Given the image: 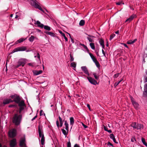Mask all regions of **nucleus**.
<instances>
[{"label":"nucleus","instance_id":"obj_1","mask_svg":"<svg viewBox=\"0 0 147 147\" xmlns=\"http://www.w3.org/2000/svg\"><path fill=\"white\" fill-rule=\"evenodd\" d=\"M10 98V102H14L18 104L19 107V113L20 114L26 106L24 100L22 99L19 96L16 94L11 95Z\"/></svg>","mask_w":147,"mask_h":147},{"label":"nucleus","instance_id":"obj_2","mask_svg":"<svg viewBox=\"0 0 147 147\" xmlns=\"http://www.w3.org/2000/svg\"><path fill=\"white\" fill-rule=\"evenodd\" d=\"M22 120V115H18L17 114H15L12 118V121L16 126L20 125Z\"/></svg>","mask_w":147,"mask_h":147},{"label":"nucleus","instance_id":"obj_3","mask_svg":"<svg viewBox=\"0 0 147 147\" xmlns=\"http://www.w3.org/2000/svg\"><path fill=\"white\" fill-rule=\"evenodd\" d=\"M38 131L39 136L41 138V144L43 145L45 141V139L42 129V126L39 125L38 126Z\"/></svg>","mask_w":147,"mask_h":147},{"label":"nucleus","instance_id":"obj_4","mask_svg":"<svg viewBox=\"0 0 147 147\" xmlns=\"http://www.w3.org/2000/svg\"><path fill=\"white\" fill-rule=\"evenodd\" d=\"M31 5L35 8H38L40 10L42 11L43 12L44 11L42 10L40 6L38 4V2L36 0H31L30 1Z\"/></svg>","mask_w":147,"mask_h":147},{"label":"nucleus","instance_id":"obj_5","mask_svg":"<svg viewBox=\"0 0 147 147\" xmlns=\"http://www.w3.org/2000/svg\"><path fill=\"white\" fill-rule=\"evenodd\" d=\"M17 130L16 129L13 128L10 130V137L14 138L17 135Z\"/></svg>","mask_w":147,"mask_h":147},{"label":"nucleus","instance_id":"obj_6","mask_svg":"<svg viewBox=\"0 0 147 147\" xmlns=\"http://www.w3.org/2000/svg\"><path fill=\"white\" fill-rule=\"evenodd\" d=\"M26 61V59H21L19 60L18 62V65H17V67H18L21 65L23 67L25 65Z\"/></svg>","mask_w":147,"mask_h":147},{"label":"nucleus","instance_id":"obj_7","mask_svg":"<svg viewBox=\"0 0 147 147\" xmlns=\"http://www.w3.org/2000/svg\"><path fill=\"white\" fill-rule=\"evenodd\" d=\"M130 98L132 103L134 107L136 109H138V108L139 106L138 104L135 101L132 96H130Z\"/></svg>","mask_w":147,"mask_h":147},{"label":"nucleus","instance_id":"obj_8","mask_svg":"<svg viewBox=\"0 0 147 147\" xmlns=\"http://www.w3.org/2000/svg\"><path fill=\"white\" fill-rule=\"evenodd\" d=\"M26 49V48L24 47H18L13 50V52L14 53L18 51H25Z\"/></svg>","mask_w":147,"mask_h":147},{"label":"nucleus","instance_id":"obj_9","mask_svg":"<svg viewBox=\"0 0 147 147\" xmlns=\"http://www.w3.org/2000/svg\"><path fill=\"white\" fill-rule=\"evenodd\" d=\"M87 79L92 84L96 85L97 84H98L97 82L94 79L90 77H87Z\"/></svg>","mask_w":147,"mask_h":147},{"label":"nucleus","instance_id":"obj_10","mask_svg":"<svg viewBox=\"0 0 147 147\" xmlns=\"http://www.w3.org/2000/svg\"><path fill=\"white\" fill-rule=\"evenodd\" d=\"M16 144V140L15 138H14L10 141V146L11 147H14Z\"/></svg>","mask_w":147,"mask_h":147},{"label":"nucleus","instance_id":"obj_11","mask_svg":"<svg viewBox=\"0 0 147 147\" xmlns=\"http://www.w3.org/2000/svg\"><path fill=\"white\" fill-rule=\"evenodd\" d=\"M25 138H22L20 141V145L22 147L26 146L25 143Z\"/></svg>","mask_w":147,"mask_h":147},{"label":"nucleus","instance_id":"obj_12","mask_svg":"<svg viewBox=\"0 0 147 147\" xmlns=\"http://www.w3.org/2000/svg\"><path fill=\"white\" fill-rule=\"evenodd\" d=\"M136 15L135 14H133L128 19H127L125 22H127L128 23H129L131 21H132L134 18L136 17Z\"/></svg>","mask_w":147,"mask_h":147},{"label":"nucleus","instance_id":"obj_13","mask_svg":"<svg viewBox=\"0 0 147 147\" xmlns=\"http://www.w3.org/2000/svg\"><path fill=\"white\" fill-rule=\"evenodd\" d=\"M81 68L86 74L88 76L89 75L88 69L86 66H82L81 67Z\"/></svg>","mask_w":147,"mask_h":147},{"label":"nucleus","instance_id":"obj_14","mask_svg":"<svg viewBox=\"0 0 147 147\" xmlns=\"http://www.w3.org/2000/svg\"><path fill=\"white\" fill-rule=\"evenodd\" d=\"M143 95L147 96V83L145 84L144 85Z\"/></svg>","mask_w":147,"mask_h":147},{"label":"nucleus","instance_id":"obj_15","mask_svg":"<svg viewBox=\"0 0 147 147\" xmlns=\"http://www.w3.org/2000/svg\"><path fill=\"white\" fill-rule=\"evenodd\" d=\"M34 75L37 76L41 74L42 72V70H34L32 71Z\"/></svg>","mask_w":147,"mask_h":147},{"label":"nucleus","instance_id":"obj_16","mask_svg":"<svg viewBox=\"0 0 147 147\" xmlns=\"http://www.w3.org/2000/svg\"><path fill=\"white\" fill-rule=\"evenodd\" d=\"M34 24L37 25L38 27H40L41 28H43L44 25L42 24H41L40 22L39 21H37L35 22Z\"/></svg>","mask_w":147,"mask_h":147},{"label":"nucleus","instance_id":"obj_17","mask_svg":"<svg viewBox=\"0 0 147 147\" xmlns=\"http://www.w3.org/2000/svg\"><path fill=\"white\" fill-rule=\"evenodd\" d=\"M144 128L143 125L141 124H137L136 129H142Z\"/></svg>","mask_w":147,"mask_h":147},{"label":"nucleus","instance_id":"obj_18","mask_svg":"<svg viewBox=\"0 0 147 147\" xmlns=\"http://www.w3.org/2000/svg\"><path fill=\"white\" fill-rule=\"evenodd\" d=\"M89 54L91 57V59L94 62H96V61H97L96 58L91 53H89Z\"/></svg>","mask_w":147,"mask_h":147},{"label":"nucleus","instance_id":"obj_19","mask_svg":"<svg viewBox=\"0 0 147 147\" xmlns=\"http://www.w3.org/2000/svg\"><path fill=\"white\" fill-rule=\"evenodd\" d=\"M46 34L50 35L51 36L54 37L55 36V34L53 32H51L47 31L45 32Z\"/></svg>","mask_w":147,"mask_h":147},{"label":"nucleus","instance_id":"obj_20","mask_svg":"<svg viewBox=\"0 0 147 147\" xmlns=\"http://www.w3.org/2000/svg\"><path fill=\"white\" fill-rule=\"evenodd\" d=\"M110 137L111 139H112L113 140V142L115 143H117L116 142V140L115 138V136L113 134H111L110 135Z\"/></svg>","mask_w":147,"mask_h":147},{"label":"nucleus","instance_id":"obj_21","mask_svg":"<svg viewBox=\"0 0 147 147\" xmlns=\"http://www.w3.org/2000/svg\"><path fill=\"white\" fill-rule=\"evenodd\" d=\"M9 103V99L6 98L4 99L3 102V104L4 105H5Z\"/></svg>","mask_w":147,"mask_h":147},{"label":"nucleus","instance_id":"obj_22","mask_svg":"<svg viewBox=\"0 0 147 147\" xmlns=\"http://www.w3.org/2000/svg\"><path fill=\"white\" fill-rule=\"evenodd\" d=\"M99 42L100 45L102 46L103 48H104V41L102 39H100Z\"/></svg>","mask_w":147,"mask_h":147},{"label":"nucleus","instance_id":"obj_23","mask_svg":"<svg viewBox=\"0 0 147 147\" xmlns=\"http://www.w3.org/2000/svg\"><path fill=\"white\" fill-rule=\"evenodd\" d=\"M131 126L134 128L136 129V127H137V124H136V122H132L131 124Z\"/></svg>","mask_w":147,"mask_h":147},{"label":"nucleus","instance_id":"obj_24","mask_svg":"<svg viewBox=\"0 0 147 147\" xmlns=\"http://www.w3.org/2000/svg\"><path fill=\"white\" fill-rule=\"evenodd\" d=\"M64 125L65 127V129L67 131H68V129H69L68 124L67 121H65Z\"/></svg>","mask_w":147,"mask_h":147},{"label":"nucleus","instance_id":"obj_25","mask_svg":"<svg viewBox=\"0 0 147 147\" xmlns=\"http://www.w3.org/2000/svg\"><path fill=\"white\" fill-rule=\"evenodd\" d=\"M93 75L94 76L95 78L97 80H98L99 78V75L95 73H93Z\"/></svg>","mask_w":147,"mask_h":147},{"label":"nucleus","instance_id":"obj_26","mask_svg":"<svg viewBox=\"0 0 147 147\" xmlns=\"http://www.w3.org/2000/svg\"><path fill=\"white\" fill-rule=\"evenodd\" d=\"M137 40L136 39H135L133 40H130L127 42V43L128 44H131L135 42Z\"/></svg>","mask_w":147,"mask_h":147},{"label":"nucleus","instance_id":"obj_27","mask_svg":"<svg viewBox=\"0 0 147 147\" xmlns=\"http://www.w3.org/2000/svg\"><path fill=\"white\" fill-rule=\"evenodd\" d=\"M85 21L83 20H81L80 22L79 25L81 26H83L85 24Z\"/></svg>","mask_w":147,"mask_h":147},{"label":"nucleus","instance_id":"obj_28","mask_svg":"<svg viewBox=\"0 0 147 147\" xmlns=\"http://www.w3.org/2000/svg\"><path fill=\"white\" fill-rule=\"evenodd\" d=\"M70 124L71 125H73L74 123V120L73 117H71L70 118Z\"/></svg>","mask_w":147,"mask_h":147},{"label":"nucleus","instance_id":"obj_29","mask_svg":"<svg viewBox=\"0 0 147 147\" xmlns=\"http://www.w3.org/2000/svg\"><path fill=\"white\" fill-rule=\"evenodd\" d=\"M35 38V37L34 36H31L29 38V40L30 42H32L34 41Z\"/></svg>","mask_w":147,"mask_h":147},{"label":"nucleus","instance_id":"obj_30","mask_svg":"<svg viewBox=\"0 0 147 147\" xmlns=\"http://www.w3.org/2000/svg\"><path fill=\"white\" fill-rule=\"evenodd\" d=\"M61 131L63 133L65 136H66L67 135L68 131H66L65 130H64L63 129H62Z\"/></svg>","mask_w":147,"mask_h":147},{"label":"nucleus","instance_id":"obj_31","mask_svg":"<svg viewBox=\"0 0 147 147\" xmlns=\"http://www.w3.org/2000/svg\"><path fill=\"white\" fill-rule=\"evenodd\" d=\"M141 140L143 144L147 147V143L146 142L145 139L144 138H142L141 139Z\"/></svg>","mask_w":147,"mask_h":147},{"label":"nucleus","instance_id":"obj_32","mask_svg":"<svg viewBox=\"0 0 147 147\" xmlns=\"http://www.w3.org/2000/svg\"><path fill=\"white\" fill-rule=\"evenodd\" d=\"M90 46L92 49H95L94 44L92 43H90Z\"/></svg>","mask_w":147,"mask_h":147},{"label":"nucleus","instance_id":"obj_33","mask_svg":"<svg viewBox=\"0 0 147 147\" xmlns=\"http://www.w3.org/2000/svg\"><path fill=\"white\" fill-rule=\"evenodd\" d=\"M71 66L74 68H76V63L74 62H73L71 64Z\"/></svg>","mask_w":147,"mask_h":147},{"label":"nucleus","instance_id":"obj_34","mask_svg":"<svg viewBox=\"0 0 147 147\" xmlns=\"http://www.w3.org/2000/svg\"><path fill=\"white\" fill-rule=\"evenodd\" d=\"M43 27L45 29L48 30H51V28L47 26H44Z\"/></svg>","mask_w":147,"mask_h":147},{"label":"nucleus","instance_id":"obj_35","mask_svg":"<svg viewBox=\"0 0 147 147\" xmlns=\"http://www.w3.org/2000/svg\"><path fill=\"white\" fill-rule=\"evenodd\" d=\"M95 63V64L96 66L98 67V68H99L100 67V65L99 63L98 62V61H96V62H94Z\"/></svg>","mask_w":147,"mask_h":147},{"label":"nucleus","instance_id":"obj_36","mask_svg":"<svg viewBox=\"0 0 147 147\" xmlns=\"http://www.w3.org/2000/svg\"><path fill=\"white\" fill-rule=\"evenodd\" d=\"M122 80H120L119 81H118L116 83H115L114 84V86L115 87L117 86L118 84Z\"/></svg>","mask_w":147,"mask_h":147},{"label":"nucleus","instance_id":"obj_37","mask_svg":"<svg viewBox=\"0 0 147 147\" xmlns=\"http://www.w3.org/2000/svg\"><path fill=\"white\" fill-rule=\"evenodd\" d=\"M36 57H37L38 59L40 60V55L39 54V53H37L36 55H35L34 56V57L36 58Z\"/></svg>","mask_w":147,"mask_h":147},{"label":"nucleus","instance_id":"obj_38","mask_svg":"<svg viewBox=\"0 0 147 147\" xmlns=\"http://www.w3.org/2000/svg\"><path fill=\"white\" fill-rule=\"evenodd\" d=\"M25 40V39H24L23 38H21L19 40H18L17 41L19 43H21V42H23Z\"/></svg>","mask_w":147,"mask_h":147},{"label":"nucleus","instance_id":"obj_39","mask_svg":"<svg viewBox=\"0 0 147 147\" xmlns=\"http://www.w3.org/2000/svg\"><path fill=\"white\" fill-rule=\"evenodd\" d=\"M115 36V34H112L110 36V40H111Z\"/></svg>","mask_w":147,"mask_h":147},{"label":"nucleus","instance_id":"obj_40","mask_svg":"<svg viewBox=\"0 0 147 147\" xmlns=\"http://www.w3.org/2000/svg\"><path fill=\"white\" fill-rule=\"evenodd\" d=\"M70 61H73L74 60V58L72 56L71 54L70 55Z\"/></svg>","mask_w":147,"mask_h":147},{"label":"nucleus","instance_id":"obj_41","mask_svg":"<svg viewBox=\"0 0 147 147\" xmlns=\"http://www.w3.org/2000/svg\"><path fill=\"white\" fill-rule=\"evenodd\" d=\"M124 4V3H123V2H122L121 1L117 2L116 3V4L118 5H121V4Z\"/></svg>","mask_w":147,"mask_h":147},{"label":"nucleus","instance_id":"obj_42","mask_svg":"<svg viewBox=\"0 0 147 147\" xmlns=\"http://www.w3.org/2000/svg\"><path fill=\"white\" fill-rule=\"evenodd\" d=\"M87 38L90 42H94V41L93 40V39H92L91 38L88 37Z\"/></svg>","mask_w":147,"mask_h":147},{"label":"nucleus","instance_id":"obj_43","mask_svg":"<svg viewBox=\"0 0 147 147\" xmlns=\"http://www.w3.org/2000/svg\"><path fill=\"white\" fill-rule=\"evenodd\" d=\"M119 75V73H117L115 74L114 76V77L115 78H117Z\"/></svg>","mask_w":147,"mask_h":147},{"label":"nucleus","instance_id":"obj_44","mask_svg":"<svg viewBox=\"0 0 147 147\" xmlns=\"http://www.w3.org/2000/svg\"><path fill=\"white\" fill-rule=\"evenodd\" d=\"M62 36H63L64 39H65V41H67V40H67V38L65 36V34H63V35Z\"/></svg>","mask_w":147,"mask_h":147},{"label":"nucleus","instance_id":"obj_45","mask_svg":"<svg viewBox=\"0 0 147 147\" xmlns=\"http://www.w3.org/2000/svg\"><path fill=\"white\" fill-rule=\"evenodd\" d=\"M136 140L135 138L134 137H132L131 139V141L133 142H134Z\"/></svg>","mask_w":147,"mask_h":147},{"label":"nucleus","instance_id":"obj_46","mask_svg":"<svg viewBox=\"0 0 147 147\" xmlns=\"http://www.w3.org/2000/svg\"><path fill=\"white\" fill-rule=\"evenodd\" d=\"M67 147H71V143L70 142H69L67 144Z\"/></svg>","mask_w":147,"mask_h":147},{"label":"nucleus","instance_id":"obj_47","mask_svg":"<svg viewBox=\"0 0 147 147\" xmlns=\"http://www.w3.org/2000/svg\"><path fill=\"white\" fill-rule=\"evenodd\" d=\"M17 106V105H10V107H16Z\"/></svg>","mask_w":147,"mask_h":147},{"label":"nucleus","instance_id":"obj_48","mask_svg":"<svg viewBox=\"0 0 147 147\" xmlns=\"http://www.w3.org/2000/svg\"><path fill=\"white\" fill-rule=\"evenodd\" d=\"M56 124L57 125L58 127H59V122L58 120H57L56 121Z\"/></svg>","mask_w":147,"mask_h":147},{"label":"nucleus","instance_id":"obj_49","mask_svg":"<svg viewBox=\"0 0 147 147\" xmlns=\"http://www.w3.org/2000/svg\"><path fill=\"white\" fill-rule=\"evenodd\" d=\"M82 125L85 128H87V127H88L87 125H85L83 123H82Z\"/></svg>","mask_w":147,"mask_h":147},{"label":"nucleus","instance_id":"obj_50","mask_svg":"<svg viewBox=\"0 0 147 147\" xmlns=\"http://www.w3.org/2000/svg\"><path fill=\"white\" fill-rule=\"evenodd\" d=\"M103 127H104V130L106 131H107V130H108V129L105 126H103Z\"/></svg>","mask_w":147,"mask_h":147},{"label":"nucleus","instance_id":"obj_51","mask_svg":"<svg viewBox=\"0 0 147 147\" xmlns=\"http://www.w3.org/2000/svg\"><path fill=\"white\" fill-rule=\"evenodd\" d=\"M59 119L60 121V122H63L62 119V118L59 116Z\"/></svg>","mask_w":147,"mask_h":147},{"label":"nucleus","instance_id":"obj_52","mask_svg":"<svg viewBox=\"0 0 147 147\" xmlns=\"http://www.w3.org/2000/svg\"><path fill=\"white\" fill-rule=\"evenodd\" d=\"M87 107L89 109V110L90 111H91V109H90V105L88 104L87 105Z\"/></svg>","mask_w":147,"mask_h":147},{"label":"nucleus","instance_id":"obj_53","mask_svg":"<svg viewBox=\"0 0 147 147\" xmlns=\"http://www.w3.org/2000/svg\"><path fill=\"white\" fill-rule=\"evenodd\" d=\"M102 53L103 54L104 56L105 57H106L105 54V52L103 49L102 50Z\"/></svg>","mask_w":147,"mask_h":147},{"label":"nucleus","instance_id":"obj_54","mask_svg":"<svg viewBox=\"0 0 147 147\" xmlns=\"http://www.w3.org/2000/svg\"><path fill=\"white\" fill-rule=\"evenodd\" d=\"M144 82H147V77H145L144 80Z\"/></svg>","mask_w":147,"mask_h":147},{"label":"nucleus","instance_id":"obj_55","mask_svg":"<svg viewBox=\"0 0 147 147\" xmlns=\"http://www.w3.org/2000/svg\"><path fill=\"white\" fill-rule=\"evenodd\" d=\"M9 62V58L8 57H7V62H6V65H7V63L8 62Z\"/></svg>","mask_w":147,"mask_h":147},{"label":"nucleus","instance_id":"obj_56","mask_svg":"<svg viewBox=\"0 0 147 147\" xmlns=\"http://www.w3.org/2000/svg\"><path fill=\"white\" fill-rule=\"evenodd\" d=\"M28 65L30 66H33V63H30L28 64Z\"/></svg>","mask_w":147,"mask_h":147},{"label":"nucleus","instance_id":"obj_57","mask_svg":"<svg viewBox=\"0 0 147 147\" xmlns=\"http://www.w3.org/2000/svg\"><path fill=\"white\" fill-rule=\"evenodd\" d=\"M0 147H7V146L5 145H4L3 146H2L1 144L0 143Z\"/></svg>","mask_w":147,"mask_h":147},{"label":"nucleus","instance_id":"obj_58","mask_svg":"<svg viewBox=\"0 0 147 147\" xmlns=\"http://www.w3.org/2000/svg\"><path fill=\"white\" fill-rule=\"evenodd\" d=\"M37 117V115L35 116L32 119V121H33Z\"/></svg>","mask_w":147,"mask_h":147},{"label":"nucleus","instance_id":"obj_59","mask_svg":"<svg viewBox=\"0 0 147 147\" xmlns=\"http://www.w3.org/2000/svg\"><path fill=\"white\" fill-rule=\"evenodd\" d=\"M74 147H80L79 145L77 144H76L75 145Z\"/></svg>","mask_w":147,"mask_h":147},{"label":"nucleus","instance_id":"obj_60","mask_svg":"<svg viewBox=\"0 0 147 147\" xmlns=\"http://www.w3.org/2000/svg\"><path fill=\"white\" fill-rule=\"evenodd\" d=\"M60 127H61L63 125V122H60Z\"/></svg>","mask_w":147,"mask_h":147},{"label":"nucleus","instance_id":"obj_61","mask_svg":"<svg viewBox=\"0 0 147 147\" xmlns=\"http://www.w3.org/2000/svg\"><path fill=\"white\" fill-rule=\"evenodd\" d=\"M109 133H111L112 132V131L111 129L108 130H107V131Z\"/></svg>","mask_w":147,"mask_h":147},{"label":"nucleus","instance_id":"obj_62","mask_svg":"<svg viewBox=\"0 0 147 147\" xmlns=\"http://www.w3.org/2000/svg\"><path fill=\"white\" fill-rule=\"evenodd\" d=\"M108 145L110 146H113L112 144L110 142L108 143Z\"/></svg>","mask_w":147,"mask_h":147},{"label":"nucleus","instance_id":"obj_63","mask_svg":"<svg viewBox=\"0 0 147 147\" xmlns=\"http://www.w3.org/2000/svg\"><path fill=\"white\" fill-rule=\"evenodd\" d=\"M59 33L61 34L62 36L63 35V34H64V33H63L62 31H60Z\"/></svg>","mask_w":147,"mask_h":147},{"label":"nucleus","instance_id":"obj_64","mask_svg":"<svg viewBox=\"0 0 147 147\" xmlns=\"http://www.w3.org/2000/svg\"><path fill=\"white\" fill-rule=\"evenodd\" d=\"M123 44V45L125 47H127V48H128V46H127V45L126 44L124 43V44Z\"/></svg>","mask_w":147,"mask_h":147}]
</instances>
